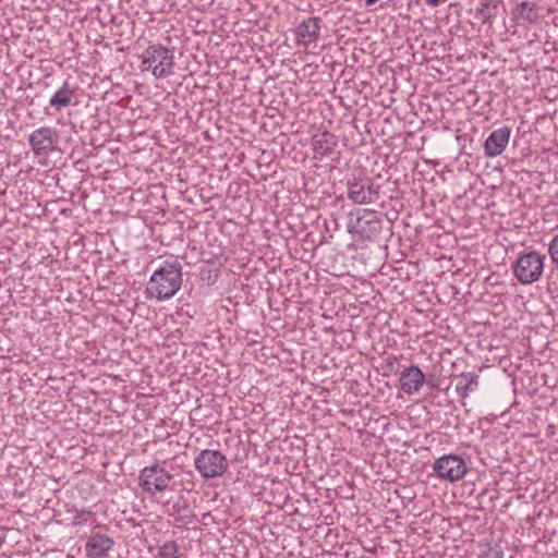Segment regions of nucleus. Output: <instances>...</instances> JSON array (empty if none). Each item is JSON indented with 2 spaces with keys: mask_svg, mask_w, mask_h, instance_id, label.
Listing matches in <instances>:
<instances>
[{
  "mask_svg": "<svg viewBox=\"0 0 558 558\" xmlns=\"http://www.w3.org/2000/svg\"><path fill=\"white\" fill-rule=\"evenodd\" d=\"M182 265L177 260H166L151 275L147 293L158 301L171 299L182 286Z\"/></svg>",
  "mask_w": 558,
  "mask_h": 558,
  "instance_id": "1",
  "label": "nucleus"
},
{
  "mask_svg": "<svg viewBox=\"0 0 558 558\" xmlns=\"http://www.w3.org/2000/svg\"><path fill=\"white\" fill-rule=\"evenodd\" d=\"M175 62L173 51L160 44H151L142 54V70L150 71L156 78L173 74Z\"/></svg>",
  "mask_w": 558,
  "mask_h": 558,
  "instance_id": "2",
  "label": "nucleus"
},
{
  "mask_svg": "<svg viewBox=\"0 0 558 558\" xmlns=\"http://www.w3.org/2000/svg\"><path fill=\"white\" fill-rule=\"evenodd\" d=\"M545 255L532 251L518 257L513 265V274L522 284L537 281L544 271Z\"/></svg>",
  "mask_w": 558,
  "mask_h": 558,
  "instance_id": "3",
  "label": "nucleus"
},
{
  "mask_svg": "<svg viewBox=\"0 0 558 558\" xmlns=\"http://www.w3.org/2000/svg\"><path fill=\"white\" fill-rule=\"evenodd\" d=\"M228 466L227 457L219 450L204 449L194 459L195 470L206 480L222 476Z\"/></svg>",
  "mask_w": 558,
  "mask_h": 558,
  "instance_id": "4",
  "label": "nucleus"
},
{
  "mask_svg": "<svg viewBox=\"0 0 558 558\" xmlns=\"http://www.w3.org/2000/svg\"><path fill=\"white\" fill-rule=\"evenodd\" d=\"M173 476L158 463L143 468L138 475V486L150 496L169 488Z\"/></svg>",
  "mask_w": 558,
  "mask_h": 558,
  "instance_id": "5",
  "label": "nucleus"
},
{
  "mask_svg": "<svg viewBox=\"0 0 558 558\" xmlns=\"http://www.w3.org/2000/svg\"><path fill=\"white\" fill-rule=\"evenodd\" d=\"M433 471L440 480L457 482L468 473V465L463 458L457 454H445L435 460Z\"/></svg>",
  "mask_w": 558,
  "mask_h": 558,
  "instance_id": "6",
  "label": "nucleus"
},
{
  "mask_svg": "<svg viewBox=\"0 0 558 558\" xmlns=\"http://www.w3.org/2000/svg\"><path fill=\"white\" fill-rule=\"evenodd\" d=\"M28 143L36 157H48L57 149L59 132L51 126H41L28 136Z\"/></svg>",
  "mask_w": 558,
  "mask_h": 558,
  "instance_id": "7",
  "label": "nucleus"
},
{
  "mask_svg": "<svg viewBox=\"0 0 558 558\" xmlns=\"http://www.w3.org/2000/svg\"><path fill=\"white\" fill-rule=\"evenodd\" d=\"M348 198L356 205H368L379 197L380 186L371 178H360L348 182Z\"/></svg>",
  "mask_w": 558,
  "mask_h": 558,
  "instance_id": "8",
  "label": "nucleus"
},
{
  "mask_svg": "<svg viewBox=\"0 0 558 558\" xmlns=\"http://www.w3.org/2000/svg\"><path fill=\"white\" fill-rule=\"evenodd\" d=\"M511 135V130L508 126H502L494 130L484 143V153L488 158L500 156L508 146Z\"/></svg>",
  "mask_w": 558,
  "mask_h": 558,
  "instance_id": "9",
  "label": "nucleus"
},
{
  "mask_svg": "<svg viewBox=\"0 0 558 558\" xmlns=\"http://www.w3.org/2000/svg\"><path fill=\"white\" fill-rule=\"evenodd\" d=\"M114 541L101 533H93L85 544V554L88 558H107L113 548Z\"/></svg>",
  "mask_w": 558,
  "mask_h": 558,
  "instance_id": "10",
  "label": "nucleus"
},
{
  "mask_svg": "<svg viewBox=\"0 0 558 558\" xmlns=\"http://www.w3.org/2000/svg\"><path fill=\"white\" fill-rule=\"evenodd\" d=\"M425 380V376L421 368L415 365L405 367L399 377L400 388L407 395H413L417 392Z\"/></svg>",
  "mask_w": 558,
  "mask_h": 558,
  "instance_id": "11",
  "label": "nucleus"
},
{
  "mask_svg": "<svg viewBox=\"0 0 558 558\" xmlns=\"http://www.w3.org/2000/svg\"><path fill=\"white\" fill-rule=\"evenodd\" d=\"M337 145V136L328 131L318 132L312 137L314 157L319 160L331 155Z\"/></svg>",
  "mask_w": 558,
  "mask_h": 558,
  "instance_id": "12",
  "label": "nucleus"
},
{
  "mask_svg": "<svg viewBox=\"0 0 558 558\" xmlns=\"http://www.w3.org/2000/svg\"><path fill=\"white\" fill-rule=\"evenodd\" d=\"M319 32V20L316 17H308L296 26L294 34L298 44L307 47L317 41Z\"/></svg>",
  "mask_w": 558,
  "mask_h": 558,
  "instance_id": "13",
  "label": "nucleus"
},
{
  "mask_svg": "<svg viewBox=\"0 0 558 558\" xmlns=\"http://www.w3.org/2000/svg\"><path fill=\"white\" fill-rule=\"evenodd\" d=\"M75 88L71 87L69 81H65L63 85L51 96L49 105L57 111L68 107L72 102Z\"/></svg>",
  "mask_w": 558,
  "mask_h": 558,
  "instance_id": "14",
  "label": "nucleus"
},
{
  "mask_svg": "<svg viewBox=\"0 0 558 558\" xmlns=\"http://www.w3.org/2000/svg\"><path fill=\"white\" fill-rule=\"evenodd\" d=\"M514 20L519 23H534L538 19V9L535 3L523 1L513 10Z\"/></svg>",
  "mask_w": 558,
  "mask_h": 558,
  "instance_id": "15",
  "label": "nucleus"
},
{
  "mask_svg": "<svg viewBox=\"0 0 558 558\" xmlns=\"http://www.w3.org/2000/svg\"><path fill=\"white\" fill-rule=\"evenodd\" d=\"M478 386V376L474 373H462L459 376L456 390L462 398L469 397V395L476 390Z\"/></svg>",
  "mask_w": 558,
  "mask_h": 558,
  "instance_id": "16",
  "label": "nucleus"
},
{
  "mask_svg": "<svg viewBox=\"0 0 558 558\" xmlns=\"http://www.w3.org/2000/svg\"><path fill=\"white\" fill-rule=\"evenodd\" d=\"M501 0H481L477 15L483 22H492L497 16V10Z\"/></svg>",
  "mask_w": 558,
  "mask_h": 558,
  "instance_id": "17",
  "label": "nucleus"
},
{
  "mask_svg": "<svg viewBox=\"0 0 558 558\" xmlns=\"http://www.w3.org/2000/svg\"><path fill=\"white\" fill-rule=\"evenodd\" d=\"M476 558H504V550L499 544L480 543Z\"/></svg>",
  "mask_w": 558,
  "mask_h": 558,
  "instance_id": "18",
  "label": "nucleus"
},
{
  "mask_svg": "<svg viewBox=\"0 0 558 558\" xmlns=\"http://www.w3.org/2000/svg\"><path fill=\"white\" fill-rule=\"evenodd\" d=\"M170 514L173 515L177 521L182 522L184 524L191 523L195 518L193 510L186 502H183L182 505H173L172 512Z\"/></svg>",
  "mask_w": 558,
  "mask_h": 558,
  "instance_id": "19",
  "label": "nucleus"
},
{
  "mask_svg": "<svg viewBox=\"0 0 558 558\" xmlns=\"http://www.w3.org/2000/svg\"><path fill=\"white\" fill-rule=\"evenodd\" d=\"M158 558H180L178 544L174 541L166 542L159 547Z\"/></svg>",
  "mask_w": 558,
  "mask_h": 558,
  "instance_id": "20",
  "label": "nucleus"
},
{
  "mask_svg": "<svg viewBox=\"0 0 558 558\" xmlns=\"http://www.w3.org/2000/svg\"><path fill=\"white\" fill-rule=\"evenodd\" d=\"M359 227L364 230V225H374V230L377 231L379 228V219L374 210H364L363 215L357 218Z\"/></svg>",
  "mask_w": 558,
  "mask_h": 558,
  "instance_id": "21",
  "label": "nucleus"
},
{
  "mask_svg": "<svg viewBox=\"0 0 558 558\" xmlns=\"http://www.w3.org/2000/svg\"><path fill=\"white\" fill-rule=\"evenodd\" d=\"M276 88V81L274 78H268L263 87H262V96L263 101H268L270 106L276 102L275 97L272 95V89Z\"/></svg>",
  "mask_w": 558,
  "mask_h": 558,
  "instance_id": "22",
  "label": "nucleus"
},
{
  "mask_svg": "<svg viewBox=\"0 0 558 558\" xmlns=\"http://www.w3.org/2000/svg\"><path fill=\"white\" fill-rule=\"evenodd\" d=\"M548 255L553 264L558 266V233L548 243Z\"/></svg>",
  "mask_w": 558,
  "mask_h": 558,
  "instance_id": "23",
  "label": "nucleus"
},
{
  "mask_svg": "<svg viewBox=\"0 0 558 558\" xmlns=\"http://www.w3.org/2000/svg\"><path fill=\"white\" fill-rule=\"evenodd\" d=\"M447 0H424L425 4L429 7H438L439 4L445 3Z\"/></svg>",
  "mask_w": 558,
  "mask_h": 558,
  "instance_id": "24",
  "label": "nucleus"
},
{
  "mask_svg": "<svg viewBox=\"0 0 558 558\" xmlns=\"http://www.w3.org/2000/svg\"><path fill=\"white\" fill-rule=\"evenodd\" d=\"M292 477H293V472H290V478H289V480L284 478L283 481H281V482H280V485H281V486H284V485H286V482L291 483V478H292Z\"/></svg>",
  "mask_w": 558,
  "mask_h": 558,
  "instance_id": "25",
  "label": "nucleus"
},
{
  "mask_svg": "<svg viewBox=\"0 0 558 558\" xmlns=\"http://www.w3.org/2000/svg\"><path fill=\"white\" fill-rule=\"evenodd\" d=\"M81 518V520H78V523H82V521H86V518L85 515H77L76 519Z\"/></svg>",
  "mask_w": 558,
  "mask_h": 558,
  "instance_id": "26",
  "label": "nucleus"
},
{
  "mask_svg": "<svg viewBox=\"0 0 558 558\" xmlns=\"http://www.w3.org/2000/svg\"><path fill=\"white\" fill-rule=\"evenodd\" d=\"M81 518V520H78V523H82V521H86V518L85 515H77L76 519Z\"/></svg>",
  "mask_w": 558,
  "mask_h": 558,
  "instance_id": "27",
  "label": "nucleus"
},
{
  "mask_svg": "<svg viewBox=\"0 0 558 558\" xmlns=\"http://www.w3.org/2000/svg\"><path fill=\"white\" fill-rule=\"evenodd\" d=\"M82 515L89 517L90 512H83Z\"/></svg>",
  "mask_w": 558,
  "mask_h": 558,
  "instance_id": "28",
  "label": "nucleus"
},
{
  "mask_svg": "<svg viewBox=\"0 0 558 558\" xmlns=\"http://www.w3.org/2000/svg\"><path fill=\"white\" fill-rule=\"evenodd\" d=\"M274 461L277 463L279 461V457H275Z\"/></svg>",
  "mask_w": 558,
  "mask_h": 558,
  "instance_id": "29",
  "label": "nucleus"
}]
</instances>
